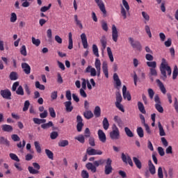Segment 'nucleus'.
Instances as JSON below:
<instances>
[{"instance_id":"bb28decb","label":"nucleus","mask_w":178,"mask_h":178,"mask_svg":"<svg viewBox=\"0 0 178 178\" xmlns=\"http://www.w3.org/2000/svg\"><path fill=\"white\" fill-rule=\"evenodd\" d=\"M113 80L115 81L117 87H120L122 86V81H120V79H119V76L118 74L115 73L113 74Z\"/></svg>"},{"instance_id":"39448f33","label":"nucleus","mask_w":178,"mask_h":178,"mask_svg":"<svg viewBox=\"0 0 178 178\" xmlns=\"http://www.w3.org/2000/svg\"><path fill=\"white\" fill-rule=\"evenodd\" d=\"M33 166H29L28 170L31 175H38L40 173V169H41V167L40 166V164L38 163H33Z\"/></svg>"},{"instance_id":"423d86ee","label":"nucleus","mask_w":178,"mask_h":178,"mask_svg":"<svg viewBox=\"0 0 178 178\" xmlns=\"http://www.w3.org/2000/svg\"><path fill=\"white\" fill-rule=\"evenodd\" d=\"M110 137L111 140H119L120 138V132L116 125H113V131L110 133Z\"/></svg>"},{"instance_id":"ea45409f","label":"nucleus","mask_w":178,"mask_h":178,"mask_svg":"<svg viewBox=\"0 0 178 178\" xmlns=\"http://www.w3.org/2000/svg\"><path fill=\"white\" fill-rule=\"evenodd\" d=\"M124 131H125V133H126V134H127V136H128V137H134V134H133V132L131 131V130H130L129 129V127H126L125 128H124Z\"/></svg>"},{"instance_id":"bf43d9fd","label":"nucleus","mask_w":178,"mask_h":178,"mask_svg":"<svg viewBox=\"0 0 178 178\" xmlns=\"http://www.w3.org/2000/svg\"><path fill=\"white\" fill-rule=\"evenodd\" d=\"M10 79L11 80H17V73L15 72H12L10 74Z\"/></svg>"},{"instance_id":"f8f14e48","label":"nucleus","mask_w":178,"mask_h":178,"mask_svg":"<svg viewBox=\"0 0 178 178\" xmlns=\"http://www.w3.org/2000/svg\"><path fill=\"white\" fill-rule=\"evenodd\" d=\"M122 95L124 99H127V101H131V95H130V92L127 91V88L126 86H123L122 87Z\"/></svg>"},{"instance_id":"58836bf2","label":"nucleus","mask_w":178,"mask_h":178,"mask_svg":"<svg viewBox=\"0 0 178 178\" xmlns=\"http://www.w3.org/2000/svg\"><path fill=\"white\" fill-rule=\"evenodd\" d=\"M136 131H137L138 136L140 138H143V137H144V130L143 129V128L141 127H138Z\"/></svg>"},{"instance_id":"6e6552de","label":"nucleus","mask_w":178,"mask_h":178,"mask_svg":"<svg viewBox=\"0 0 178 178\" xmlns=\"http://www.w3.org/2000/svg\"><path fill=\"white\" fill-rule=\"evenodd\" d=\"M0 95L4 98V99H12V92L9 89L1 90L0 91Z\"/></svg>"},{"instance_id":"8fccbe9b","label":"nucleus","mask_w":178,"mask_h":178,"mask_svg":"<svg viewBox=\"0 0 178 178\" xmlns=\"http://www.w3.org/2000/svg\"><path fill=\"white\" fill-rule=\"evenodd\" d=\"M114 120L118 123V126H122V124H123V121H122V119L118 115L114 117Z\"/></svg>"},{"instance_id":"69168bd1","label":"nucleus","mask_w":178,"mask_h":178,"mask_svg":"<svg viewBox=\"0 0 178 178\" xmlns=\"http://www.w3.org/2000/svg\"><path fill=\"white\" fill-rule=\"evenodd\" d=\"M115 106H116V108H118V109L121 111V112H124V108H123V105H122V104L115 103Z\"/></svg>"},{"instance_id":"a878e982","label":"nucleus","mask_w":178,"mask_h":178,"mask_svg":"<svg viewBox=\"0 0 178 178\" xmlns=\"http://www.w3.org/2000/svg\"><path fill=\"white\" fill-rule=\"evenodd\" d=\"M83 116H84V118H86V119L89 120V119L94 118V114L92 113V111H86L83 113Z\"/></svg>"},{"instance_id":"6e6d98bb","label":"nucleus","mask_w":178,"mask_h":178,"mask_svg":"<svg viewBox=\"0 0 178 178\" xmlns=\"http://www.w3.org/2000/svg\"><path fill=\"white\" fill-rule=\"evenodd\" d=\"M147 92L150 99H152L154 98V95H155V92H154V90H152V88H149L147 90Z\"/></svg>"},{"instance_id":"f3484780","label":"nucleus","mask_w":178,"mask_h":178,"mask_svg":"<svg viewBox=\"0 0 178 178\" xmlns=\"http://www.w3.org/2000/svg\"><path fill=\"white\" fill-rule=\"evenodd\" d=\"M81 40L83 48L85 49H86V48H88V42H87V35H86V33H82L81 35Z\"/></svg>"},{"instance_id":"0e129e2a","label":"nucleus","mask_w":178,"mask_h":178,"mask_svg":"<svg viewBox=\"0 0 178 178\" xmlns=\"http://www.w3.org/2000/svg\"><path fill=\"white\" fill-rule=\"evenodd\" d=\"M30 106V102H29V100H26L24 102V106L23 108V111L24 112H26V111H29V107Z\"/></svg>"},{"instance_id":"603ef678","label":"nucleus","mask_w":178,"mask_h":178,"mask_svg":"<svg viewBox=\"0 0 178 178\" xmlns=\"http://www.w3.org/2000/svg\"><path fill=\"white\" fill-rule=\"evenodd\" d=\"M145 30L147 33V34L148 35L149 38H152V34L151 33V29H149V26L146 25L145 26Z\"/></svg>"},{"instance_id":"2eb2a0df","label":"nucleus","mask_w":178,"mask_h":178,"mask_svg":"<svg viewBox=\"0 0 178 178\" xmlns=\"http://www.w3.org/2000/svg\"><path fill=\"white\" fill-rule=\"evenodd\" d=\"M86 169H88V170H90V172H92V173H97V167L95 166V165L94 164V163H88L86 165Z\"/></svg>"},{"instance_id":"b1692460","label":"nucleus","mask_w":178,"mask_h":178,"mask_svg":"<svg viewBox=\"0 0 178 178\" xmlns=\"http://www.w3.org/2000/svg\"><path fill=\"white\" fill-rule=\"evenodd\" d=\"M148 165H149V170L151 173V175H155V165H154V164L152 163V161L151 160H149L148 161Z\"/></svg>"},{"instance_id":"9d476101","label":"nucleus","mask_w":178,"mask_h":178,"mask_svg":"<svg viewBox=\"0 0 178 178\" xmlns=\"http://www.w3.org/2000/svg\"><path fill=\"white\" fill-rule=\"evenodd\" d=\"M86 154L90 156L92 155H102V151L99 149H95L92 147H88L86 149Z\"/></svg>"},{"instance_id":"4468645a","label":"nucleus","mask_w":178,"mask_h":178,"mask_svg":"<svg viewBox=\"0 0 178 178\" xmlns=\"http://www.w3.org/2000/svg\"><path fill=\"white\" fill-rule=\"evenodd\" d=\"M22 69L23 72H25V74H30V73H31V67H30L27 63H22Z\"/></svg>"},{"instance_id":"473e14b6","label":"nucleus","mask_w":178,"mask_h":178,"mask_svg":"<svg viewBox=\"0 0 178 178\" xmlns=\"http://www.w3.org/2000/svg\"><path fill=\"white\" fill-rule=\"evenodd\" d=\"M107 54L111 62H113V54L112 53V49H111V47H107Z\"/></svg>"},{"instance_id":"c9c22d12","label":"nucleus","mask_w":178,"mask_h":178,"mask_svg":"<svg viewBox=\"0 0 178 178\" xmlns=\"http://www.w3.org/2000/svg\"><path fill=\"white\" fill-rule=\"evenodd\" d=\"M68 49H73V38H72V33H69Z\"/></svg>"},{"instance_id":"a211bd4d","label":"nucleus","mask_w":178,"mask_h":178,"mask_svg":"<svg viewBox=\"0 0 178 178\" xmlns=\"http://www.w3.org/2000/svg\"><path fill=\"white\" fill-rule=\"evenodd\" d=\"M102 70L105 77L108 79L109 77V72L108 71V63L105 61L102 63Z\"/></svg>"},{"instance_id":"4c0bfd02","label":"nucleus","mask_w":178,"mask_h":178,"mask_svg":"<svg viewBox=\"0 0 178 178\" xmlns=\"http://www.w3.org/2000/svg\"><path fill=\"white\" fill-rule=\"evenodd\" d=\"M54 126V123L51 121H49L48 123L43 124L41 125L42 129H49V127H52Z\"/></svg>"},{"instance_id":"dca6fc26","label":"nucleus","mask_w":178,"mask_h":178,"mask_svg":"<svg viewBox=\"0 0 178 178\" xmlns=\"http://www.w3.org/2000/svg\"><path fill=\"white\" fill-rule=\"evenodd\" d=\"M97 134L99 136V140L102 143H106V135H105V133H104V131L99 129Z\"/></svg>"},{"instance_id":"4be33fe9","label":"nucleus","mask_w":178,"mask_h":178,"mask_svg":"<svg viewBox=\"0 0 178 178\" xmlns=\"http://www.w3.org/2000/svg\"><path fill=\"white\" fill-rule=\"evenodd\" d=\"M0 144L6 145V147H10V142H9V140H8V139L3 136L0 137Z\"/></svg>"},{"instance_id":"9b49d317","label":"nucleus","mask_w":178,"mask_h":178,"mask_svg":"<svg viewBox=\"0 0 178 178\" xmlns=\"http://www.w3.org/2000/svg\"><path fill=\"white\" fill-rule=\"evenodd\" d=\"M121 158L124 163H129L130 166H133V161L131 160V157H130V156H129L128 154L126 155L124 154V153H122L121 155Z\"/></svg>"},{"instance_id":"1a4fd4ad","label":"nucleus","mask_w":178,"mask_h":178,"mask_svg":"<svg viewBox=\"0 0 178 178\" xmlns=\"http://www.w3.org/2000/svg\"><path fill=\"white\" fill-rule=\"evenodd\" d=\"M97 6H99L101 12L103 13L104 17H106V8H105V4L102 0H95Z\"/></svg>"},{"instance_id":"0eeeda50","label":"nucleus","mask_w":178,"mask_h":178,"mask_svg":"<svg viewBox=\"0 0 178 178\" xmlns=\"http://www.w3.org/2000/svg\"><path fill=\"white\" fill-rule=\"evenodd\" d=\"M113 170L112 168V160L111 159H108L106 161V165L104 167V173L105 175H111Z\"/></svg>"},{"instance_id":"f03ea898","label":"nucleus","mask_w":178,"mask_h":178,"mask_svg":"<svg viewBox=\"0 0 178 178\" xmlns=\"http://www.w3.org/2000/svg\"><path fill=\"white\" fill-rule=\"evenodd\" d=\"M160 71L163 76L162 79L164 81L168 79V76H172V68H170V66H169V64H168V62L165 58H162V62L160 65ZM166 72L168 75L166 74Z\"/></svg>"},{"instance_id":"7ed1b4c3","label":"nucleus","mask_w":178,"mask_h":178,"mask_svg":"<svg viewBox=\"0 0 178 178\" xmlns=\"http://www.w3.org/2000/svg\"><path fill=\"white\" fill-rule=\"evenodd\" d=\"M129 42L131 44V47L134 48V49H137V51H141L143 47L141 46V43L139 41L134 40V38L129 37L128 38Z\"/></svg>"},{"instance_id":"c03bdc74","label":"nucleus","mask_w":178,"mask_h":178,"mask_svg":"<svg viewBox=\"0 0 178 178\" xmlns=\"http://www.w3.org/2000/svg\"><path fill=\"white\" fill-rule=\"evenodd\" d=\"M32 43L33 45H35V47H40V44H41V40L40 39H35V38L32 37Z\"/></svg>"},{"instance_id":"680f3d73","label":"nucleus","mask_w":178,"mask_h":178,"mask_svg":"<svg viewBox=\"0 0 178 178\" xmlns=\"http://www.w3.org/2000/svg\"><path fill=\"white\" fill-rule=\"evenodd\" d=\"M16 20H17V16L16 15V13H11V17H10L11 23H15Z\"/></svg>"},{"instance_id":"6ab92c4d","label":"nucleus","mask_w":178,"mask_h":178,"mask_svg":"<svg viewBox=\"0 0 178 178\" xmlns=\"http://www.w3.org/2000/svg\"><path fill=\"white\" fill-rule=\"evenodd\" d=\"M1 129L3 131H6L7 133H12L13 131V127L9 124H3L1 125Z\"/></svg>"},{"instance_id":"f704fd0d","label":"nucleus","mask_w":178,"mask_h":178,"mask_svg":"<svg viewBox=\"0 0 178 178\" xmlns=\"http://www.w3.org/2000/svg\"><path fill=\"white\" fill-rule=\"evenodd\" d=\"M102 123L104 130H108V129H109V122L108 121V118H104Z\"/></svg>"},{"instance_id":"e433bc0d","label":"nucleus","mask_w":178,"mask_h":178,"mask_svg":"<svg viewBox=\"0 0 178 178\" xmlns=\"http://www.w3.org/2000/svg\"><path fill=\"white\" fill-rule=\"evenodd\" d=\"M177 76H178L177 65H175L174 70L172 72V79H173V80H176V79H177Z\"/></svg>"},{"instance_id":"f257e3e1","label":"nucleus","mask_w":178,"mask_h":178,"mask_svg":"<svg viewBox=\"0 0 178 178\" xmlns=\"http://www.w3.org/2000/svg\"><path fill=\"white\" fill-rule=\"evenodd\" d=\"M95 68L92 67L91 65H88L85 70V73H90L92 77H99L101 76V60L98 58H96L95 62Z\"/></svg>"},{"instance_id":"5fc2aeb1","label":"nucleus","mask_w":178,"mask_h":178,"mask_svg":"<svg viewBox=\"0 0 178 178\" xmlns=\"http://www.w3.org/2000/svg\"><path fill=\"white\" fill-rule=\"evenodd\" d=\"M10 158L13 159V161H16V162H20V159H19V157L13 153L10 154Z\"/></svg>"},{"instance_id":"cd10ccee","label":"nucleus","mask_w":178,"mask_h":178,"mask_svg":"<svg viewBox=\"0 0 178 178\" xmlns=\"http://www.w3.org/2000/svg\"><path fill=\"white\" fill-rule=\"evenodd\" d=\"M133 161H134L136 166L138 168V169H141V168H143L141 161H140V159H138V158L133 157Z\"/></svg>"},{"instance_id":"3c124183","label":"nucleus","mask_w":178,"mask_h":178,"mask_svg":"<svg viewBox=\"0 0 178 178\" xmlns=\"http://www.w3.org/2000/svg\"><path fill=\"white\" fill-rule=\"evenodd\" d=\"M35 86L37 88H39V90H42V91H44V90H45V86L41 85L40 83V81H36Z\"/></svg>"},{"instance_id":"a19ab883","label":"nucleus","mask_w":178,"mask_h":178,"mask_svg":"<svg viewBox=\"0 0 178 178\" xmlns=\"http://www.w3.org/2000/svg\"><path fill=\"white\" fill-rule=\"evenodd\" d=\"M75 140H77L81 144H84V143H86V139L84 138V136H83V135H79V136L75 137Z\"/></svg>"},{"instance_id":"4d7b16f0","label":"nucleus","mask_w":178,"mask_h":178,"mask_svg":"<svg viewBox=\"0 0 178 178\" xmlns=\"http://www.w3.org/2000/svg\"><path fill=\"white\" fill-rule=\"evenodd\" d=\"M49 112L51 118H56V113H55V110L54 109V108L50 107L49 108Z\"/></svg>"},{"instance_id":"09e8293b","label":"nucleus","mask_w":178,"mask_h":178,"mask_svg":"<svg viewBox=\"0 0 178 178\" xmlns=\"http://www.w3.org/2000/svg\"><path fill=\"white\" fill-rule=\"evenodd\" d=\"M92 51L95 56H97V58L99 57V54L98 53V47H97L96 44L92 45Z\"/></svg>"},{"instance_id":"c756f323","label":"nucleus","mask_w":178,"mask_h":178,"mask_svg":"<svg viewBox=\"0 0 178 178\" xmlns=\"http://www.w3.org/2000/svg\"><path fill=\"white\" fill-rule=\"evenodd\" d=\"M94 115L95 118H99L101 116V108L99 106L95 108Z\"/></svg>"},{"instance_id":"7c9ffc66","label":"nucleus","mask_w":178,"mask_h":178,"mask_svg":"<svg viewBox=\"0 0 178 178\" xmlns=\"http://www.w3.org/2000/svg\"><path fill=\"white\" fill-rule=\"evenodd\" d=\"M146 65L149 67H151V69L156 68V61H147V62H146Z\"/></svg>"},{"instance_id":"49530a36","label":"nucleus","mask_w":178,"mask_h":178,"mask_svg":"<svg viewBox=\"0 0 178 178\" xmlns=\"http://www.w3.org/2000/svg\"><path fill=\"white\" fill-rule=\"evenodd\" d=\"M115 95H116V102L115 103H121L123 98L122 97V95L119 92H117L115 93Z\"/></svg>"},{"instance_id":"5701e85b","label":"nucleus","mask_w":178,"mask_h":178,"mask_svg":"<svg viewBox=\"0 0 178 178\" xmlns=\"http://www.w3.org/2000/svg\"><path fill=\"white\" fill-rule=\"evenodd\" d=\"M138 110L141 113H143V115H145L147 113V111H145V107H144V104L141 102H138Z\"/></svg>"},{"instance_id":"412c9836","label":"nucleus","mask_w":178,"mask_h":178,"mask_svg":"<svg viewBox=\"0 0 178 178\" xmlns=\"http://www.w3.org/2000/svg\"><path fill=\"white\" fill-rule=\"evenodd\" d=\"M64 105L65 106L66 112H72V111H73V106H72L71 101L65 102Z\"/></svg>"},{"instance_id":"a18cd8bd","label":"nucleus","mask_w":178,"mask_h":178,"mask_svg":"<svg viewBox=\"0 0 178 178\" xmlns=\"http://www.w3.org/2000/svg\"><path fill=\"white\" fill-rule=\"evenodd\" d=\"M74 17V21L76 22V26H79V29H83V24H81V22L79 20L77 15H75Z\"/></svg>"},{"instance_id":"338daca9","label":"nucleus","mask_w":178,"mask_h":178,"mask_svg":"<svg viewBox=\"0 0 178 178\" xmlns=\"http://www.w3.org/2000/svg\"><path fill=\"white\" fill-rule=\"evenodd\" d=\"M168 175H169L170 178H173L174 177L175 171H174L173 168H170L168 169Z\"/></svg>"},{"instance_id":"aec40b11","label":"nucleus","mask_w":178,"mask_h":178,"mask_svg":"<svg viewBox=\"0 0 178 178\" xmlns=\"http://www.w3.org/2000/svg\"><path fill=\"white\" fill-rule=\"evenodd\" d=\"M156 82L157 85L159 86L161 92H163V94H166V88H165V86L163 85L162 81H161V80H159V79H156Z\"/></svg>"},{"instance_id":"393cba45","label":"nucleus","mask_w":178,"mask_h":178,"mask_svg":"<svg viewBox=\"0 0 178 178\" xmlns=\"http://www.w3.org/2000/svg\"><path fill=\"white\" fill-rule=\"evenodd\" d=\"M158 126L159 130V135L161 136V137L166 136V133L165 132V129H163V127H162V124H161V122H158Z\"/></svg>"},{"instance_id":"864d4df0","label":"nucleus","mask_w":178,"mask_h":178,"mask_svg":"<svg viewBox=\"0 0 178 178\" xmlns=\"http://www.w3.org/2000/svg\"><path fill=\"white\" fill-rule=\"evenodd\" d=\"M34 144L37 152H38V154H41V146H40V143L38 141H35Z\"/></svg>"},{"instance_id":"72a5a7b5","label":"nucleus","mask_w":178,"mask_h":178,"mask_svg":"<svg viewBox=\"0 0 178 178\" xmlns=\"http://www.w3.org/2000/svg\"><path fill=\"white\" fill-rule=\"evenodd\" d=\"M45 154L49 159H51V161H54V153L51 150L46 149Z\"/></svg>"},{"instance_id":"de8ad7c7","label":"nucleus","mask_w":178,"mask_h":178,"mask_svg":"<svg viewBox=\"0 0 178 178\" xmlns=\"http://www.w3.org/2000/svg\"><path fill=\"white\" fill-rule=\"evenodd\" d=\"M16 94L17 95H24V90H23V87L22 86H19L16 90Z\"/></svg>"},{"instance_id":"ddd939ff","label":"nucleus","mask_w":178,"mask_h":178,"mask_svg":"<svg viewBox=\"0 0 178 178\" xmlns=\"http://www.w3.org/2000/svg\"><path fill=\"white\" fill-rule=\"evenodd\" d=\"M112 38L114 42H118V38H119V33L118 32V29L116 26H112Z\"/></svg>"},{"instance_id":"c85d7f7f","label":"nucleus","mask_w":178,"mask_h":178,"mask_svg":"<svg viewBox=\"0 0 178 178\" xmlns=\"http://www.w3.org/2000/svg\"><path fill=\"white\" fill-rule=\"evenodd\" d=\"M105 162H106V161L105 159H101L99 160L95 161L93 163L96 168H98V166H101V165H104V163H105Z\"/></svg>"},{"instance_id":"13d9d810","label":"nucleus","mask_w":178,"mask_h":178,"mask_svg":"<svg viewBox=\"0 0 178 178\" xmlns=\"http://www.w3.org/2000/svg\"><path fill=\"white\" fill-rule=\"evenodd\" d=\"M20 53L24 56H27V50L26 49V46L23 45L20 49Z\"/></svg>"},{"instance_id":"774afa93","label":"nucleus","mask_w":178,"mask_h":178,"mask_svg":"<svg viewBox=\"0 0 178 178\" xmlns=\"http://www.w3.org/2000/svg\"><path fill=\"white\" fill-rule=\"evenodd\" d=\"M158 176L159 178H163V171L162 170V167H159L158 169Z\"/></svg>"},{"instance_id":"79ce46f5","label":"nucleus","mask_w":178,"mask_h":178,"mask_svg":"<svg viewBox=\"0 0 178 178\" xmlns=\"http://www.w3.org/2000/svg\"><path fill=\"white\" fill-rule=\"evenodd\" d=\"M100 42L102 44V51H104L106 48V38L105 37H103L101 40Z\"/></svg>"},{"instance_id":"e2e57ef3","label":"nucleus","mask_w":178,"mask_h":178,"mask_svg":"<svg viewBox=\"0 0 178 178\" xmlns=\"http://www.w3.org/2000/svg\"><path fill=\"white\" fill-rule=\"evenodd\" d=\"M121 15L123 17V19H127V15L126 13V10L124 9V8L123 6L121 7Z\"/></svg>"},{"instance_id":"20e7f679","label":"nucleus","mask_w":178,"mask_h":178,"mask_svg":"<svg viewBox=\"0 0 178 178\" xmlns=\"http://www.w3.org/2000/svg\"><path fill=\"white\" fill-rule=\"evenodd\" d=\"M154 102H156L154 106L159 113H163V107H162V102H161V99L158 95L154 97Z\"/></svg>"},{"instance_id":"37998d69","label":"nucleus","mask_w":178,"mask_h":178,"mask_svg":"<svg viewBox=\"0 0 178 178\" xmlns=\"http://www.w3.org/2000/svg\"><path fill=\"white\" fill-rule=\"evenodd\" d=\"M69 145V141L67 140H63L58 143V147H67Z\"/></svg>"},{"instance_id":"2f4dec72","label":"nucleus","mask_w":178,"mask_h":178,"mask_svg":"<svg viewBox=\"0 0 178 178\" xmlns=\"http://www.w3.org/2000/svg\"><path fill=\"white\" fill-rule=\"evenodd\" d=\"M142 16L145 20V23L147 24V22H149V15L145 11L142 12Z\"/></svg>"},{"instance_id":"052dcab7","label":"nucleus","mask_w":178,"mask_h":178,"mask_svg":"<svg viewBox=\"0 0 178 178\" xmlns=\"http://www.w3.org/2000/svg\"><path fill=\"white\" fill-rule=\"evenodd\" d=\"M81 177L83 178H88L90 177V175L88 174V172L87 170H82L81 174Z\"/></svg>"}]
</instances>
